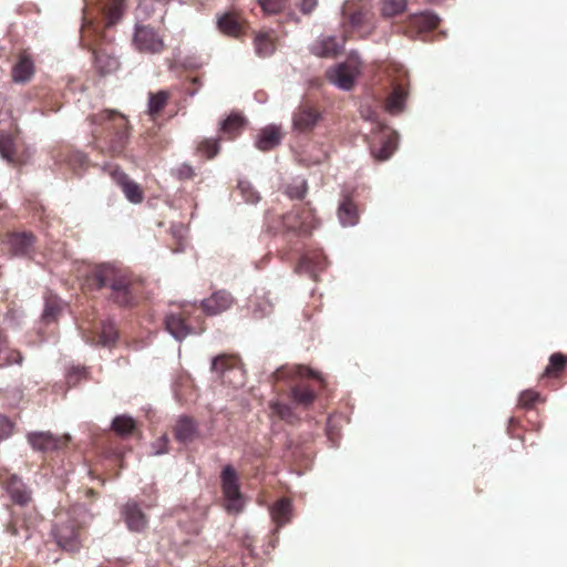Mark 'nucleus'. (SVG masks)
Masks as SVG:
<instances>
[{
    "instance_id": "39448f33",
    "label": "nucleus",
    "mask_w": 567,
    "mask_h": 567,
    "mask_svg": "<svg viewBox=\"0 0 567 567\" xmlns=\"http://www.w3.org/2000/svg\"><path fill=\"white\" fill-rule=\"evenodd\" d=\"M297 377L298 380L291 388L292 400L305 408L311 405L316 399V391L308 379H316L317 374L308 367H282L274 373L276 381Z\"/></svg>"
},
{
    "instance_id": "f704fd0d",
    "label": "nucleus",
    "mask_w": 567,
    "mask_h": 567,
    "mask_svg": "<svg viewBox=\"0 0 567 567\" xmlns=\"http://www.w3.org/2000/svg\"><path fill=\"white\" fill-rule=\"evenodd\" d=\"M63 311V302L58 296L50 295L45 298L42 320L45 323L58 321Z\"/></svg>"
},
{
    "instance_id": "ddd939ff",
    "label": "nucleus",
    "mask_w": 567,
    "mask_h": 567,
    "mask_svg": "<svg viewBox=\"0 0 567 567\" xmlns=\"http://www.w3.org/2000/svg\"><path fill=\"white\" fill-rule=\"evenodd\" d=\"M71 437L68 434L54 435L49 431L30 432L27 434V441L34 451L55 452L68 446Z\"/></svg>"
},
{
    "instance_id": "2f4dec72",
    "label": "nucleus",
    "mask_w": 567,
    "mask_h": 567,
    "mask_svg": "<svg viewBox=\"0 0 567 567\" xmlns=\"http://www.w3.org/2000/svg\"><path fill=\"white\" fill-rule=\"evenodd\" d=\"M270 515L277 527L289 523L292 516V504L289 498L282 497L270 507Z\"/></svg>"
},
{
    "instance_id": "423d86ee",
    "label": "nucleus",
    "mask_w": 567,
    "mask_h": 567,
    "mask_svg": "<svg viewBox=\"0 0 567 567\" xmlns=\"http://www.w3.org/2000/svg\"><path fill=\"white\" fill-rule=\"evenodd\" d=\"M197 308L194 305H183L176 310H171L165 319L166 330L177 340H183L188 334L204 331L200 316L195 315Z\"/></svg>"
},
{
    "instance_id": "e433bc0d",
    "label": "nucleus",
    "mask_w": 567,
    "mask_h": 567,
    "mask_svg": "<svg viewBox=\"0 0 567 567\" xmlns=\"http://www.w3.org/2000/svg\"><path fill=\"white\" fill-rule=\"evenodd\" d=\"M117 338L118 331L114 322L103 321L99 327L97 337L94 342L104 347H111L116 342Z\"/></svg>"
},
{
    "instance_id": "052dcab7",
    "label": "nucleus",
    "mask_w": 567,
    "mask_h": 567,
    "mask_svg": "<svg viewBox=\"0 0 567 567\" xmlns=\"http://www.w3.org/2000/svg\"><path fill=\"white\" fill-rule=\"evenodd\" d=\"M291 221L292 223H298V221H300V218L299 217L291 218Z\"/></svg>"
},
{
    "instance_id": "3c124183",
    "label": "nucleus",
    "mask_w": 567,
    "mask_h": 567,
    "mask_svg": "<svg viewBox=\"0 0 567 567\" xmlns=\"http://www.w3.org/2000/svg\"><path fill=\"white\" fill-rule=\"evenodd\" d=\"M12 422L8 417L0 415V441L8 439L12 434Z\"/></svg>"
},
{
    "instance_id": "aec40b11",
    "label": "nucleus",
    "mask_w": 567,
    "mask_h": 567,
    "mask_svg": "<svg viewBox=\"0 0 567 567\" xmlns=\"http://www.w3.org/2000/svg\"><path fill=\"white\" fill-rule=\"evenodd\" d=\"M121 515L131 532L141 533L147 527V516L136 501L125 503L121 508Z\"/></svg>"
},
{
    "instance_id": "1a4fd4ad",
    "label": "nucleus",
    "mask_w": 567,
    "mask_h": 567,
    "mask_svg": "<svg viewBox=\"0 0 567 567\" xmlns=\"http://www.w3.org/2000/svg\"><path fill=\"white\" fill-rule=\"evenodd\" d=\"M317 224L315 210L309 203L295 207L282 216V227L287 233L309 234Z\"/></svg>"
},
{
    "instance_id": "c03bdc74",
    "label": "nucleus",
    "mask_w": 567,
    "mask_h": 567,
    "mask_svg": "<svg viewBox=\"0 0 567 567\" xmlns=\"http://www.w3.org/2000/svg\"><path fill=\"white\" fill-rule=\"evenodd\" d=\"M308 190L305 179L293 181L286 187V195L291 199H302Z\"/></svg>"
},
{
    "instance_id": "393cba45",
    "label": "nucleus",
    "mask_w": 567,
    "mask_h": 567,
    "mask_svg": "<svg viewBox=\"0 0 567 567\" xmlns=\"http://www.w3.org/2000/svg\"><path fill=\"white\" fill-rule=\"evenodd\" d=\"M327 267V258L319 250L308 251L301 256L297 271L308 274L313 279H317L318 272Z\"/></svg>"
},
{
    "instance_id": "bf43d9fd",
    "label": "nucleus",
    "mask_w": 567,
    "mask_h": 567,
    "mask_svg": "<svg viewBox=\"0 0 567 567\" xmlns=\"http://www.w3.org/2000/svg\"><path fill=\"white\" fill-rule=\"evenodd\" d=\"M192 83H193V84H196L197 86H199V85H200V82H199V79H198V78H193V79H192Z\"/></svg>"
},
{
    "instance_id": "13d9d810",
    "label": "nucleus",
    "mask_w": 567,
    "mask_h": 567,
    "mask_svg": "<svg viewBox=\"0 0 567 567\" xmlns=\"http://www.w3.org/2000/svg\"><path fill=\"white\" fill-rule=\"evenodd\" d=\"M8 532H9L11 535H17V533H18V532H17L16 526H14V525H12V524H10V525L8 526Z\"/></svg>"
},
{
    "instance_id": "c85d7f7f",
    "label": "nucleus",
    "mask_w": 567,
    "mask_h": 567,
    "mask_svg": "<svg viewBox=\"0 0 567 567\" xmlns=\"http://www.w3.org/2000/svg\"><path fill=\"white\" fill-rule=\"evenodd\" d=\"M342 44L334 37H321L312 45L311 52L320 58H334Z\"/></svg>"
},
{
    "instance_id": "9b49d317",
    "label": "nucleus",
    "mask_w": 567,
    "mask_h": 567,
    "mask_svg": "<svg viewBox=\"0 0 567 567\" xmlns=\"http://www.w3.org/2000/svg\"><path fill=\"white\" fill-rule=\"evenodd\" d=\"M361 63L357 58L350 56L344 62L327 71L328 80L342 90H351L360 74Z\"/></svg>"
},
{
    "instance_id": "4c0bfd02",
    "label": "nucleus",
    "mask_w": 567,
    "mask_h": 567,
    "mask_svg": "<svg viewBox=\"0 0 567 567\" xmlns=\"http://www.w3.org/2000/svg\"><path fill=\"white\" fill-rule=\"evenodd\" d=\"M256 53L261 58L271 55L276 50L274 38L269 32H259L254 39Z\"/></svg>"
},
{
    "instance_id": "a211bd4d",
    "label": "nucleus",
    "mask_w": 567,
    "mask_h": 567,
    "mask_svg": "<svg viewBox=\"0 0 567 567\" xmlns=\"http://www.w3.org/2000/svg\"><path fill=\"white\" fill-rule=\"evenodd\" d=\"M0 484L14 503L24 505L30 501V493L21 477L9 473L7 468H0Z\"/></svg>"
},
{
    "instance_id": "7c9ffc66",
    "label": "nucleus",
    "mask_w": 567,
    "mask_h": 567,
    "mask_svg": "<svg viewBox=\"0 0 567 567\" xmlns=\"http://www.w3.org/2000/svg\"><path fill=\"white\" fill-rule=\"evenodd\" d=\"M0 154L10 164L21 165L23 163L22 155L18 152L12 135L0 134Z\"/></svg>"
},
{
    "instance_id": "c9c22d12",
    "label": "nucleus",
    "mask_w": 567,
    "mask_h": 567,
    "mask_svg": "<svg viewBox=\"0 0 567 567\" xmlns=\"http://www.w3.org/2000/svg\"><path fill=\"white\" fill-rule=\"evenodd\" d=\"M245 123L246 120L240 114H230L221 122L220 132L225 134L227 138L233 140L241 133Z\"/></svg>"
},
{
    "instance_id": "e2e57ef3",
    "label": "nucleus",
    "mask_w": 567,
    "mask_h": 567,
    "mask_svg": "<svg viewBox=\"0 0 567 567\" xmlns=\"http://www.w3.org/2000/svg\"><path fill=\"white\" fill-rule=\"evenodd\" d=\"M4 337H6V336H4V334H2V333L0 332V342L2 341V339H3Z\"/></svg>"
},
{
    "instance_id": "a878e982",
    "label": "nucleus",
    "mask_w": 567,
    "mask_h": 567,
    "mask_svg": "<svg viewBox=\"0 0 567 567\" xmlns=\"http://www.w3.org/2000/svg\"><path fill=\"white\" fill-rule=\"evenodd\" d=\"M174 437L183 444L193 442L198 434L197 423L193 417L181 416L173 429Z\"/></svg>"
},
{
    "instance_id": "79ce46f5",
    "label": "nucleus",
    "mask_w": 567,
    "mask_h": 567,
    "mask_svg": "<svg viewBox=\"0 0 567 567\" xmlns=\"http://www.w3.org/2000/svg\"><path fill=\"white\" fill-rule=\"evenodd\" d=\"M406 6V0H381L380 13L383 18H393L403 13Z\"/></svg>"
},
{
    "instance_id": "5fc2aeb1",
    "label": "nucleus",
    "mask_w": 567,
    "mask_h": 567,
    "mask_svg": "<svg viewBox=\"0 0 567 567\" xmlns=\"http://www.w3.org/2000/svg\"><path fill=\"white\" fill-rule=\"evenodd\" d=\"M85 374V370L83 369H73L68 377V382L70 384H75L80 378H82Z\"/></svg>"
},
{
    "instance_id": "603ef678",
    "label": "nucleus",
    "mask_w": 567,
    "mask_h": 567,
    "mask_svg": "<svg viewBox=\"0 0 567 567\" xmlns=\"http://www.w3.org/2000/svg\"><path fill=\"white\" fill-rule=\"evenodd\" d=\"M271 408H272L274 413H276L282 420H289L290 416L292 415L291 409L286 404H281V403L277 402V403H274L271 405Z\"/></svg>"
},
{
    "instance_id": "a19ab883",
    "label": "nucleus",
    "mask_w": 567,
    "mask_h": 567,
    "mask_svg": "<svg viewBox=\"0 0 567 567\" xmlns=\"http://www.w3.org/2000/svg\"><path fill=\"white\" fill-rule=\"evenodd\" d=\"M112 430L116 435L127 437L136 430V422L128 415H117L112 422Z\"/></svg>"
},
{
    "instance_id": "f3484780",
    "label": "nucleus",
    "mask_w": 567,
    "mask_h": 567,
    "mask_svg": "<svg viewBox=\"0 0 567 567\" xmlns=\"http://www.w3.org/2000/svg\"><path fill=\"white\" fill-rule=\"evenodd\" d=\"M2 243L13 256H30L34 252L35 236L30 231H13L7 234Z\"/></svg>"
},
{
    "instance_id": "de8ad7c7",
    "label": "nucleus",
    "mask_w": 567,
    "mask_h": 567,
    "mask_svg": "<svg viewBox=\"0 0 567 567\" xmlns=\"http://www.w3.org/2000/svg\"><path fill=\"white\" fill-rule=\"evenodd\" d=\"M173 175L179 181H190L196 176V172L192 165L183 163L173 169Z\"/></svg>"
},
{
    "instance_id": "f8f14e48",
    "label": "nucleus",
    "mask_w": 567,
    "mask_h": 567,
    "mask_svg": "<svg viewBox=\"0 0 567 567\" xmlns=\"http://www.w3.org/2000/svg\"><path fill=\"white\" fill-rule=\"evenodd\" d=\"M398 140V133L385 126L373 132L370 140V152L373 158L379 162L389 159L396 150Z\"/></svg>"
},
{
    "instance_id": "f257e3e1",
    "label": "nucleus",
    "mask_w": 567,
    "mask_h": 567,
    "mask_svg": "<svg viewBox=\"0 0 567 567\" xmlns=\"http://www.w3.org/2000/svg\"><path fill=\"white\" fill-rule=\"evenodd\" d=\"M85 285L90 289H107L106 298L122 308H133L144 298V280L110 264L93 268L86 276Z\"/></svg>"
},
{
    "instance_id": "6ab92c4d",
    "label": "nucleus",
    "mask_w": 567,
    "mask_h": 567,
    "mask_svg": "<svg viewBox=\"0 0 567 567\" xmlns=\"http://www.w3.org/2000/svg\"><path fill=\"white\" fill-rule=\"evenodd\" d=\"M107 171L114 183L121 187L128 202L133 204H140L143 202L144 190L137 183L132 181L117 166H110Z\"/></svg>"
},
{
    "instance_id": "8fccbe9b",
    "label": "nucleus",
    "mask_w": 567,
    "mask_h": 567,
    "mask_svg": "<svg viewBox=\"0 0 567 567\" xmlns=\"http://www.w3.org/2000/svg\"><path fill=\"white\" fill-rule=\"evenodd\" d=\"M296 8L303 14L312 13L318 7V0H292Z\"/></svg>"
},
{
    "instance_id": "cd10ccee",
    "label": "nucleus",
    "mask_w": 567,
    "mask_h": 567,
    "mask_svg": "<svg viewBox=\"0 0 567 567\" xmlns=\"http://www.w3.org/2000/svg\"><path fill=\"white\" fill-rule=\"evenodd\" d=\"M282 136L280 127L268 125L260 130L256 147L262 152L271 151L281 143Z\"/></svg>"
},
{
    "instance_id": "49530a36",
    "label": "nucleus",
    "mask_w": 567,
    "mask_h": 567,
    "mask_svg": "<svg viewBox=\"0 0 567 567\" xmlns=\"http://www.w3.org/2000/svg\"><path fill=\"white\" fill-rule=\"evenodd\" d=\"M264 12L275 14L280 12L287 3V0H258Z\"/></svg>"
},
{
    "instance_id": "bb28decb",
    "label": "nucleus",
    "mask_w": 567,
    "mask_h": 567,
    "mask_svg": "<svg viewBox=\"0 0 567 567\" xmlns=\"http://www.w3.org/2000/svg\"><path fill=\"white\" fill-rule=\"evenodd\" d=\"M252 318L262 319L274 311V301L270 292L255 293L248 302Z\"/></svg>"
},
{
    "instance_id": "6e6552de",
    "label": "nucleus",
    "mask_w": 567,
    "mask_h": 567,
    "mask_svg": "<svg viewBox=\"0 0 567 567\" xmlns=\"http://www.w3.org/2000/svg\"><path fill=\"white\" fill-rule=\"evenodd\" d=\"M212 371L217 373L224 383L239 388L245 383V373L240 359L234 354H219L212 361Z\"/></svg>"
},
{
    "instance_id": "72a5a7b5",
    "label": "nucleus",
    "mask_w": 567,
    "mask_h": 567,
    "mask_svg": "<svg viewBox=\"0 0 567 567\" xmlns=\"http://www.w3.org/2000/svg\"><path fill=\"white\" fill-rule=\"evenodd\" d=\"M338 216L343 226H354L358 223V208L350 197H344L340 203Z\"/></svg>"
},
{
    "instance_id": "37998d69",
    "label": "nucleus",
    "mask_w": 567,
    "mask_h": 567,
    "mask_svg": "<svg viewBox=\"0 0 567 567\" xmlns=\"http://www.w3.org/2000/svg\"><path fill=\"white\" fill-rule=\"evenodd\" d=\"M220 150L218 138H204L196 146V154L205 157L206 159H213Z\"/></svg>"
},
{
    "instance_id": "58836bf2",
    "label": "nucleus",
    "mask_w": 567,
    "mask_h": 567,
    "mask_svg": "<svg viewBox=\"0 0 567 567\" xmlns=\"http://www.w3.org/2000/svg\"><path fill=\"white\" fill-rule=\"evenodd\" d=\"M567 358L560 353L555 352L549 357V363L542 374V379L545 378H559L566 368Z\"/></svg>"
},
{
    "instance_id": "09e8293b",
    "label": "nucleus",
    "mask_w": 567,
    "mask_h": 567,
    "mask_svg": "<svg viewBox=\"0 0 567 567\" xmlns=\"http://www.w3.org/2000/svg\"><path fill=\"white\" fill-rule=\"evenodd\" d=\"M540 400L538 392L534 390L523 391L519 395V405L526 409L533 408Z\"/></svg>"
},
{
    "instance_id": "b1692460",
    "label": "nucleus",
    "mask_w": 567,
    "mask_h": 567,
    "mask_svg": "<svg viewBox=\"0 0 567 567\" xmlns=\"http://www.w3.org/2000/svg\"><path fill=\"white\" fill-rule=\"evenodd\" d=\"M34 73L35 65L32 56L27 51L20 52L11 69L12 81L17 84H25L31 81Z\"/></svg>"
},
{
    "instance_id": "20e7f679",
    "label": "nucleus",
    "mask_w": 567,
    "mask_h": 567,
    "mask_svg": "<svg viewBox=\"0 0 567 567\" xmlns=\"http://www.w3.org/2000/svg\"><path fill=\"white\" fill-rule=\"evenodd\" d=\"M342 29L344 39L351 34L368 37L374 30V13L368 0H347L342 6Z\"/></svg>"
},
{
    "instance_id": "dca6fc26",
    "label": "nucleus",
    "mask_w": 567,
    "mask_h": 567,
    "mask_svg": "<svg viewBox=\"0 0 567 567\" xmlns=\"http://www.w3.org/2000/svg\"><path fill=\"white\" fill-rule=\"evenodd\" d=\"M409 95V79L405 72H401L398 79L392 83V91L385 99V111L392 115L404 111L405 101Z\"/></svg>"
},
{
    "instance_id": "f03ea898",
    "label": "nucleus",
    "mask_w": 567,
    "mask_h": 567,
    "mask_svg": "<svg viewBox=\"0 0 567 567\" xmlns=\"http://www.w3.org/2000/svg\"><path fill=\"white\" fill-rule=\"evenodd\" d=\"M124 13V0H111L101 9L100 19H91L84 16V23L81 29V41L84 47L93 50L95 68L102 74H111L120 68V62L115 56L99 52L92 48L93 42L105 39L104 30L117 23Z\"/></svg>"
},
{
    "instance_id": "7ed1b4c3",
    "label": "nucleus",
    "mask_w": 567,
    "mask_h": 567,
    "mask_svg": "<svg viewBox=\"0 0 567 567\" xmlns=\"http://www.w3.org/2000/svg\"><path fill=\"white\" fill-rule=\"evenodd\" d=\"M92 127L94 147L110 156H120L130 138V125L126 116L104 110L89 117Z\"/></svg>"
},
{
    "instance_id": "6e6d98bb",
    "label": "nucleus",
    "mask_w": 567,
    "mask_h": 567,
    "mask_svg": "<svg viewBox=\"0 0 567 567\" xmlns=\"http://www.w3.org/2000/svg\"><path fill=\"white\" fill-rule=\"evenodd\" d=\"M168 443V439L166 435H163L158 441H157V445H158V450L156 451V454H162V453H165L167 452V449H166V445Z\"/></svg>"
},
{
    "instance_id": "680f3d73",
    "label": "nucleus",
    "mask_w": 567,
    "mask_h": 567,
    "mask_svg": "<svg viewBox=\"0 0 567 567\" xmlns=\"http://www.w3.org/2000/svg\"><path fill=\"white\" fill-rule=\"evenodd\" d=\"M196 91H197V87H195L194 90H189V94L194 95L196 93Z\"/></svg>"
},
{
    "instance_id": "ea45409f",
    "label": "nucleus",
    "mask_w": 567,
    "mask_h": 567,
    "mask_svg": "<svg viewBox=\"0 0 567 567\" xmlns=\"http://www.w3.org/2000/svg\"><path fill=\"white\" fill-rule=\"evenodd\" d=\"M23 357L20 351L8 346L7 337L0 342V368L11 365L13 363L21 364Z\"/></svg>"
},
{
    "instance_id": "473e14b6",
    "label": "nucleus",
    "mask_w": 567,
    "mask_h": 567,
    "mask_svg": "<svg viewBox=\"0 0 567 567\" xmlns=\"http://www.w3.org/2000/svg\"><path fill=\"white\" fill-rule=\"evenodd\" d=\"M55 537L58 544L62 548L66 550H73L78 546L79 529L74 526V524H71L70 526H56Z\"/></svg>"
},
{
    "instance_id": "a18cd8bd",
    "label": "nucleus",
    "mask_w": 567,
    "mask_h": 567,
    "mask_svg": "<svg viewBox=\"0 0 567 567\" xmlns=\"http://www.w3.org/2000/svg\"><path fill=\"white\" fill-rule=\"evenodd\" d=\"M241 197L246 203L256 204L259 200V194L248 182L240 181L237 186Z\"/></svg>"
},
{
    "instance_id": "2eb2a0df",
    "label": "nucleus",
    "mask_w": 567,
    "mask_h": 567,
    "mask_svg": "<svg viewBox=\"0 0 567 567\" xmlns=\"http://www.w3.org/2000/svg\"><path fill=\"white\" fill-rule=\"evenodd\" d=\"M216 24L220 33L235 39L244 37L248 29L247 20L235 9L217 14Z\"/></svg>"
},
{
    "instance_id": "4468645a",
    "label": "nucleus",
    "mask_w": 567,
    "mask_h": 567,
    "mask_svg": "<svg viewBox=\"0 0 567 567\" xmlns=\"http://www.w3.org/2000/svg\"><path fill=\"white\" fill-rule=\"evenodd\" d=\"M440 19L430 12L411 14L398 25L399 31L409 38H415L423 32H430L437 28Z\"/></svg>"
},
{
    "instance_id": "9d476101",
    "label": "nucleus",
    "mask_w": 567,
    "mask_h": 567,
    "mask_svg": "<svg viewBox=\"0 0 567 567\" xmlns=\"http://www.w3.org/2000/svg\"><path fill=\"white\" fill-rule=\"evenodd\" d=\"M221 492L226 501V509L239 513L243 508V496L239 488L237 472L231 465H226L220 474Z\"/></svg>"
},
{
    "instance_id": "4be33fe9",
    "label": "nucleus",
    "mask_w": 567,
    "mask_h": 567,
    "mask_svg": "<svg viewBox=\"0 0 567 567\" xmlns=\"http://www.w3.org/2000/svg\"><path fill=\"white\" fill-rule=\"evenodd\" d=\"M235 299L227 290H217L202 301L203 312L207 316H217L231 308Z\"/></svg>"
},
{
    "instance_id": "0eeeda50",
    "label": "nucleus",
    "mask_w": 567,
    "mask_h": 567,
    "mask_svg": "<svg viewBox=\"0 0 567 567\" xmlns=\"http://www.w3.org/2000/svg\"><path fill=\"white\" fill-rule=\"evenodd\" d=\"M133 45L146 54H161L166 49L164 33L151 24L135 25Z\"/></svg>"
},
{
    "instance_id": "c756f323",
    "label": "nucleus",
    "mask_w": 567,
    "mask_h": 567,
    "mask_svg": "<svg viewBox=\"0 0 567 567\" xmlns=\"http://www.w3.org/2000/svg\"><path fill=\"white\" fill-rule=\"evenodd\" d=\"M169 99L171 92L167 90L148 93L147 114L153 121H156L157 117L162 114L168 104Z\"/></svg>"
},
{
    "instance_id": "4d7b16f0",
    "label": "nucleus",
    "mask_w": 567,
    "mask_h": 567,
    "mask_svg": "<svg viewBox=\"0 0 567 567\" xmlns=\"http://www.w3.org/2000/svg\"><path fill=\"white\" fill-rule=\"evenodd\" d=\"M518 421L515 417H511L508 422V432L512 436H515L514 430L517 426Z\"/></svg>"
},
{
    "instance_id": "412c9836",
    "label": "nucleus",
    "mask_w": 567,
    "mask_h": 567,
    "mask_svg": "<svg viewBox=\"0 0 567 567\" xmlns=\"http://www.w3.org/2000/svg\"><path fill=\"white\" fill-rule=\"evenodd\" d=\"M320 118L318 110L308 103H303L297 107L292 116L293 130L300 133L313 130Z\"/></svg>"
},
{
    "instance_id": "864d4df0",
    "label": "nucleus",
    "mask_w": 567,
    "mask_h": 567,
    "mask_svg": "<svg viewBox=\"0 0 567 567\" xmlns=\"http://www.w3.org/2000/svg\"><path fill=\"white\" fill-rule=\"evenodd\" d=\"M182 527L189 534L198 535L203 529L202 519H196L189 525L186 522H181Z\"/></svg>"
},
{
    "instance_id": "5701e85b",
    "label": "nucleus",
    "mask_w": 567,
    "mask_h": 567,
    "mask_svg": "<svg viewBox=\"0 0 567 567\" xmlns=\"http://www.w3.org/2000/svg\"><path fill=\"white\" fill-rule=\"evenodd\" d=\"M53 158L58 164H65L74 172L84 171L89 167L87 156L73 150L71 146H61L53 155Z\"/></svg>"
}]
</instances>
